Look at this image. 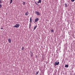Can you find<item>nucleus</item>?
I'll return each mask as SVG.
<instances>
[{
    "instance_id": "1",
    "label": "nucleus",
    "mask_w": 75,
    "mask_h": 75,
    "mask_svg": "<svg viewBox=\"0 0 75 75\" xmlns=\"http://www.w3.org/2000/svg\"><path fill=\"white\" fill-rule=\"evenodd\" d=\"M20 27V24H16L15 25L13 26V27L14 28H18Z\"/></svg>"
},
{
    "instance_id": "2",
    "label": "nucleus",
    "mask_w": 75,
    "mask_h": 75,
    "mask_svg": "<svg viewBox=\"0 0 75 75\" xmlns=\"http://www.w3.org/2000/svg\"><path fill=\"white\" fill-rule=\"evenodd\" d=\"M35 13L36 14V15H37L38 16H40V15H41L40 13L37 11H36L35 12Z\"/></svg>"
},
{
    "instance_id": "3",
    "label": "nucleus",
    "mask_w": 75,
    "mask_h": 75,
    "mask_svg": "<svg viewBox=\"0 0 75 75\" xmlns=\"http://www.w3.org/2000/svg\"><path fill=\"white\" fill-rule=\"evenodd\" d=\"M59 64V62H58L57 63V62H55L54 64V65L55 66H56V65H58Z\"/></svg>"
},
{
    "instance_id": "4",
    "label": "nucleus",
    "mask_w": 75,
    "mask_h": 75,
    "mask_svg": "<svg viewBox=\"0 0 75 75\" xmlns=\"http://www.w3.org/2000/svg\"><path fill=\"white\" fill-rule=\"evenodd\" d=\"M39 20V19L38 18H36L35 20V22L36 23V22H38V21Z\"/></svg>"
},
{
    "instance_id": "5",
    "label": "nucleus",
    "mask_w": 75,
    "mask_h": 75,
    "mask_svg": "<svg viewBox=\"0 0 75 75\" xmlns=\"http://www.w3.org/2000/svg\"><path fill=\"white\" fill-rule=\"evenodd\" d=\"M8 42H9V43H11V39H8Z\"/></svg>"
},
{
    "instance_id": "6",
    "label": "nucleus",
    "mask_w": 75,
    "mask_h": 75,
    "mask_svg": "<svg viewBox=\"0 0 75 75\" xmlns=\"http://www.w3.org/2000/svg\"><path fill=\"white\" fill-rule=\"evenodd\" d=\"M29 14V12H27L26 13H25V15L26 16H28Z\"/></svg>"
},
{
    "instance_id": "7",
    "label": "nucleus",
    "mask_w": 75,
    "mask_h": 75,
    "mask_svg": "<svg viewBox=\"0 0 75 75\" xmlns=\"http://www.w3.org/2000/svg\"><path fill=\"white\" fill-rule=\"evenodd\" d=\"M41 3V0H39V1H38V3Z\"/></svg>"
},
{
    "instance_id": "8",
    "label": "nucleus",
    "mask_w": 75,
    "mask_h": 75,
    "mask_svg": "<svg viewBox=\"0 0 75 75\" xmlns=\"http://www.w3.org/2000/svg\"><path fill=\"white\" fill-rule=\"evenodd\" d=\"M65 6L66 7H68V5H67V4H65Z\"/></svg>"
},
{
    "instance_id": "9",
    "label": "nucleus",
    "mask_w": 75,
    "mask_h": 75,
    "mask_svg": "<svg viewBox=\"0 0 75 75\" xmlns=\"http://www.w3.org/2000/svg\"><path fill=\"white\" fill-rule=\"evenodd\" d=\"M65 67L66 68H68V65H65Z\"/></svg>"
},
{
    "instance_id": "10",
    "label": "nucleus",
    "mask_w": 75,
    "mask_h": 75,
    "mask_svg": "<svg viewBox=\"0 0 75 75\" xmlns=\"http://www.w3.org/2000/svg\"><path fill=\"white\" fill-rule=\"evenodd\" d=\"M12 3H13V0H10V4H11Z\"/></svg>"
},
{
    "instance_id": "11",
    "label": "nucleus",
    "mask_w": 75,
    "mask_h": 75,
    "mask_svg": "<svg viewBox=\"0 0 75 75\" xmlns=\"http://www.w3.org/2000/svg\"><path fill=\"white\" fill-rule=\"evenodd\" d=\"M37 27V26H36L35 27H34V30H35V29H36Z\"/></svg>"
},
{
    "instance_id": "12",
    "label": "nucleus",
    "mask_w": 75,
    "mask_h": 75,
    "mask_svg": "<svg viewBox=\"0 0 75 75\" xmlns=\"http://www.w3.org/2000/svg\"><path fill=\"white\" fill-rule=\"evenodd\" d=\"M33 53H32V54H30V57H33Z\"/></svg>"
},
{
    "instance_id": "13",
    "label": "nucleus",
    "mask_w": 75,
    "mask_h": 75,
    "mask_svg": "<svg viewBox=\"0 0 75 75\" xmlns=\"http://www.w3.org/2000/svg\"><path fill=\"white\" fill-rule=\"evenodd\" d=\"M30 23H32V20H31V18L30 19Z\"/></svg>"
},
{
    "instance_id": "14",
    "label": "nucleus",
    "mask_w": 75,
    "mask_h": 75,
    "mask_svg": "<svg viewBox=\"0 0 75 75\" xmlns=\"http://www.w3.org/2000/svg\"><path fill=\"white\" fill-rule=\"evenodd\" d=\"M1 7H2V6L0 4V8H1Z\"/></svg>"
},
{
    "instance_id": "15",
    "label": "nucleus",
    "mask_w": 75,
    "mask_h": 75,
    "mask_svg": "<svg viewBox=\"0 0 75 75\" xmlns=\"http://www.w3.org/2000/svg\"><path fill=\"white\" fill-rule=\"evenodd\" d=\"M35 4H36V5H38V4L37 3V2H35Z\"/></svg>"
},
{
    "instance_id": "16",
    "label": "nucleus",
    "mask_w": 75,
    "mask_h": 75,
    "mask_svg": "<svg viewBox=\"0 0 75 75\" xmlns=\"http://www.w3.org/2000/svg\"><path fill=\"white\" fill-rule=\"evenodd\" d=\"M71 1L72 2H74L75 1V0H71Z\"/></svg>"
},
{
    "instance_id": "17",
    "label": "nucleus",
    "mask_w": 75,
    "mask_h": 75,
    "mask_svg": "<svg viewBox=\"0 0 75 75\" xmlns=\"http://www.w3.org/2000/svg\"><path fill=\"white\" fill-rule=\"evenodd\" d=\"M24 49V48L23 47H22V50H23Z\"/></svg>"
},
{
    "instance_id": "18",
    "label": "nucleus",
    "mask_w": 75,
    "mask_h": 75,
    "mask_svg": "<svg viewBox=\"0 0 75 75\" xmlns=\"http://www.w3.org/2000/svg\"><path fill=\"white\" fill-rule=\"evenodd\" d=\"M51 32H52L54 31V30H51Z\"/></svg>"
},
{
    "instance_id": "19",
    "label": "nucleus",
    "mask_w": 75,
    "mask_h": 75,
    "mask_svg": "<svg viewBox=\"0 0 75 75\" xmlns=\"http://www.w3.org/2000/svg\"><path fill=\"white\" fill-rule=\"evenodd\" d=\"M38 74V71L36 72V75H37Z\"/></svg>"
},
{
    "instance_id": "20",
    "label": "nucleus",
    "mask_w": 75,
    "mask_h": 75,
    "mask_svg": "<svg viewBox=\"0 0 75 75\" xmlns=\"http://www.w3.org/2000/svg\"><path fill=\"white\" fill-rule=\"evenodd\" d=\"M25 2H24L23 3V4L24 5H25Z\"/></svg>"
},
{
    "instance_id": "21",
    "label": "nucleus",
    "mask_w": 75,
    "mask_h": 75,
    "mask_svg": "<svg viewBox=\"0 0 75 75\" xmlns=\"http://www.w3.org/2000/svg\"><path fill=\"white\" fill-rule=\"evenodd\" d=\"M0 3H1V1L0 0Z\"/></svg>"
},
{
    "instance_id": "22",
    "label": "nucleus",
    "mask_w": 75,
    "mask_h": 75,
    "mask_svg": "<svg viewBox=\"0 0 75 75\" xmlns=\"http://www.w3.org/2000/svg\"><path fill=\"white\" fill-rule=\"evenodd\" d=\"M30 26V27H31V24H30V26Z\"/></svg>"
},
{
    "instance_id": "23",
    "label": "nucleus",
    "mask_w": 75,
    "mask_h": 75,
    "mask_svg": "<svg viewBox=\"0 0 75 75\" xmlns=\"http://www.w3.org/2000/svg\"><path fill=\"white\" fill-rule=\"evenodd\" d=\"M3 28H1V30H2V29H3Z\"/></svg>"
},
{
    "instance_id": "24",
    "label": "nucleus",
    "mask_w": 75,
    "mask_h": 75,
    "mask_svg": "<svg viewBox=\"0 0 75 75\" xmlns=\"http://www.w3.org/2000/svg\"><path fill=\"white\" fill-rule=\"evenodd\" d=\"M30 53L31 54H32V52H31V51H30Z\"/></svg>"
},
{
    "instance_id": "25",
    "label": "nucleus",
    "mask_w": 75,
    "mask_h": 75,
    "mask_svg": "<svg viewBox=\"0 0 75 75\" xmlns=\"http://www.w3.org/2000/svg\"><path fill=\"white\" fill-rule=\"evenodd\" d=\"M40 8H41V7H40Z\"/></svg>"
}]
</instances>
